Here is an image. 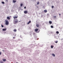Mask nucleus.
I'll list each match as a JSON object with an SVG mask.
<instances>
[{
  "label": "nucleus",
  "mask_w": 63,
  "mask_h": 63,
  "mask_svg": "<svg viewBox=\"0 0 63 63\" xmlns=\"http://www.w3.org/2000/svg\"><path fill=\"white\" fill-rule=\"evenodd\" d=\"M6 23H5V24L6 25H8V24H9V22H8V21L6 20Z\"/></svg>",
  "instance_id": "f257e3e1"
},
{
  "label": "nucleus",
  "mask_w": 63,
  "mask_h": 63,
  "mask_svg": "<svg viewBox=\"0 0 63 63\" xmlns=\"http://www.w3.org/2000/svg\"><path fill=\"white\" fill-rule=\"evenodd\" d=\"M17 22H18V21L17 20L14 22V24H16V23H17Z\"/></svg>",
  "instance_id": "f03ea898"
},
{
  "label": "nucleus",
  "mask_w": 63,
  "mask_h": 63,
  "mask_svg": "<svg viewBox=\"0 0 63 63\" xmlns=\"http://www.w3.org/2000/svg\"><path fill=\"white\" fill-rule=\"evenodd\" d=\"M28 13V12L26 11H24V13L25 14H27Z\"/></svg>",
  "instance_id": "7ed1b4c3"
},
{
  "label": "nucleus",
  "mask_w": 63,
  "mask_h": 63,
  "mask_svg": "<svg viewBox=\"0 0 63 63\" xmlns=\"http://www.w3.org/2000/svg\"><path fill=\"white\" fill-rule=\"evenodd\" d=\"M36 26L37 27H39V26H40V25H39V24H36Z\"/></svg>",
  "instance_id": "20e7f679"
},
{
  "label": "nucleus",
  "mask_w": 63,
  "mask_h": 63,
  "mask_svg": "<svg viewBox=\"0 0 63 63\" xmlns=\"http://www.w3.org/2000/svg\"><path fill=\"white\" fill-rule=\"evenodd\" d=\"M38 31V29H36L35 30V32H37Z\"/></svg>",
  "instance_id": "39448f33"
},
{
  "label": "nucleus",
  "mask_w": 63,
  "mask_h": 63,
  "mask_svg": "<svg viewBox=\"0 0 63 63\" xmlns=\"http://www.w3.org/2000/svg\"><path fill=\"white\" fill-rule=\"evenodd\" d=\"M6 30H7V29H6V28L2 29V30L3 31H6Z\"/></svg>",
  "instance_id": "423d86ee"
},
{
  "label": "nucleus",
  "mask_w": 63,
  "mask_h": 63,
  "mask_svg": "<svg viewBox=\"0 0 63 63\" xmlns=\"http://www.w3.org/2000/svg\"><path fill=\"white\" fill-rule=\"evenodd\" d=\"M17 17H18L17 16H15L14 17H13V18L14 19H15V18H17Z\"/></svg>",
  "instance_id": "0eeeda50"
},
{
  "label": "nucleus",
  "mask_w": 63,
  "mask_h": 63,
  "mask_svg": "<svg viewBox=\"0 0 63 63\" xmlns=\"http://www.w3.org/2000/svg\"><path fill=\"white\" fill-rule=\"evenodd\" d=\"M31 23V21H30L29 22H28L27 24H29V23Z\"/></svg>",
  "instance_id": "6e6552de"
},
{
  "label": "nucleus",
  "mask_w": 63,
  "mask_h": 63,
  "mask_svg": "<svg viewBox=\"0 0 63 63\" xmlns=\"http://www.w3.org/2000/svg\"><path fill=\"white\" fill-rule=\"evenodd\" d=\"M2 60L3 61L5 62V61H6V60L5 59H2Z\"/></svg>",
  "instance_id": "1a4fd4ad"
},
{
  "label": "nucleus",
  "mask_w": 63,
  "mask_h": 63,
  "mask_svg": "<svg viewBox=\"0 0 63 63\" xmlns=\"http://www.w3.org/2000/svg\"><path fill=\"white\" fill-rule=\"evenodd\" d=\"M13 2L14 3H15V2H16V0H13Z\"/></svg>",
  "instance_id": "9d476101"
},
{
  "label": "nucleus",
  "mask_w": 63,
  "mask_h": 63,
  "mask_svg": "<svg viewBox=\"0 0 63 63\" xmlns=\"http://www.w3.org/2000/svg\"><path fill=\"white\" fill-rule=\"evenodd\" d=\"M7 19H8V20H9V19H10V17H7Z\"/></svg>",
  "instance_id": "9b49d317"
},
{
  "label": "nucleus",
  "mask_w": 63,
  "mask_h": 63,
  "mask_svg": "<svg viewBox=\"0 0 63 63\" xmlns=\"http://www.w3.org/2000/svg\"><path fill=\"white\" fill-rule=\"evenodd\" d=\"M44 12L45 13H47V10H44Z\"/></svg>",
  "instance_id": "f8f14e48"
},
{
  "label": "nucleus",
  "mask_w": 63,
  "mask_h": 63,
  "mask_svg": "<svg viewBox=\"0 0 63 63\" xmlns=\"http://www.w3.org/2000/svg\"><path fill=\"white\" fill-rule=\"evenodd\" d=\"M16 30L15 29L14 30V32H16Z\"/></svg>",
  "instance_id": "ddd939ff"
},
{
  "label": "nucleus",
  "mask_w": 63,
  "mask_h": 63,
  "mask_svg": "<svg viewBox=\"0 0 63 63\" xmlns=\"http://www.w3.org/2000/svg\"><path fill=\"white\" fill-rule=\"evenodd\" d=\"M40 4V2H39L38 1L37 3V5H39Z\"/></svg>",
  "instance_id": "4468645a"
},
{
  "label": "nucleus",
  "mask_w": 63,
  "mask_h": 63,
  "mask_svg": "<svg viewBox=\"0 0 63 63\" xmlns=\"http://www.w3.org/2000/svg\"><path fill=\"white\" fill-rule=\"evenodd\" d=\"M52 55L53 56H54V57H55V54H52Z\"/></svg>",
  "instance_id": "2eb2a0df"
},
{
  "label": "nucleus",
  "mask_w": 63,
  "mask_h": 63,
  "mask_svg": "<svg viewBox=\"0 0 63 63\" xmlns=\"http://www.w3.org/2000/svg\"><path fill=\"white\" fill-rule=\"evenodd\" d=\"M49 22L50 24H51V23H52V22L51 21H49Z\"/></svg>",
  "instance_id": "dca6fc26"
},
{
  "label": "nucleus",
  "mask_w": 63,
  "mask_h": 63,
  "mask_svg": "<svg viewBox=\"0 0 63 63\" xmlns=\"http://www.w3.org/2000/svg\"><path fill=\"white\" fill-rule=\"evenodd\" d=\"M56 33H57V34H59V32L58 31H57L56 32Z\"/></svg>",
  "instance_id": "f3484780"
},
{
  "label": "nucleus",
  "mask_w": 63,
  "mask_h": 63,
  "mask_svg": "<svg viewBox=\"0 0 63 63\" xmlns=\"http://www.w3.org/2000/svg\"><path fill=\"white\" fill-rule=\"evenodd\" d=\"M51 47L52 48L53 47V46L51 45Z\"/></svg>",
  "instance_id": "a211bd4d"
},
{
  "label": "nucleus",
  "mask_w": 63,
  "mask_h": 63,
  "mask_svg": "<svg viewBox=\"0 0 63 63\" xmlns=\"http://www.w3.org/2000/svg\"><path fill=\"white\" fill-rule=\"evenodd\" d=\"M1 3L2 4H5V2L3 1H2L1 2Z\"/></svg>",
  "instance_id": "6ab92c4d"
},
{
  "label": "nucleus",
  "mask_w": 63,
  "mask_h": 63,
  "mask_svg": "<svg viewBox=\"0 0 63 63\" xmlns=\"http://www.w3.org/2000/svg\"><path fill=\"white\" fill-rule=\"evenodd\" d=\"M51 27L52 28H53V26H51Z\"/></svg>",
  "instance_id": "aec40b11"
},
{
  "label": "nucleus",
  "mask_w": 63,
  "mask_h": 63,
  "mask_svg": "<svg viewBox=\"0 0 63 63\" xmlns=\"http://www.w3.org/2000/svg\"><path fill=\"white\" fill-rule=\"evenodd\" d=\"M23 5L22 4V3H21V5H20V6L21 7H22V5Z\"/></svg>",
  "instance_id": "412c9836"
},
{
  "label": "nucleus",
  "mask_w": 63,
  "mask_h": 63,
  "mask_svg": "<svg viewBox=\"0 0 63 63\" xmlns=\"http://www.w3.org/2000/svg\"><path fill=\"white\" fill-rule=\"evenodd\" d=\"M55 43H58V41H55Z\"/></svg>",
  "instance_id": "4be33fe9"
},
{
  "label": "nucleus",
  "mask_w": 63,
  "mask_h": 63,
  "mask_svg": "<svg viewBox=\"0 0 63 63\" xmlns=\"http://www.w3.org/2000/svg\"><path fill=\"white\" fill-rule=\"evenodd\" d=\"M1 27H4V26H3V25L2 24L1 25Z\"/></svg>",
  "instance_id": "5701e85b"
},
{
  "label": "nucleus",
  "mask_w": 63,
  "mask_h": 63,
  "mask_svg": "<svg viewBox=\"0 0 63 63\" xmlns=\"http://www.w3.org/2000/svg\"><path fill=\"white\" fill-rule=\"evenodd\" d=\"M3 62L2 61H0V63H3Z\"/></svg>",
  "instance_id": "b1692460"
},
{
  "label": "nucleus",
  "mask_w": 63,
  "mask_h": 63,
  "mask_svg": "<svg viewBox=\"0 0 63 63\" xmlns=\"http://www.w3.org/2000/svg\"><path fill=\"white\" fill-rule=\"evenodd\" d=\"M1 54H2V53L0 52V55H1Z\"/></svg>",
  "instance_id": "393cba45"
},
{
  "label": "nucleus",
  "mask_w": 63,
  "mask_h": 63,
  "mask_svg": "<svg viewBox=\"0 0 63 63\" xmlns=\"http://www.w3.org/2000/svg\"><path fill=\"white\" fill-rule=\"evenodd\" d=\"M54 18H56V16H54Z\"/></svg>",
  "instance_id": "a878e982"
},
{
  "label": "nucleus",
  "mask_w": 63,
  "mask_h": 63,
  "mask_svg": "<svg viewBox=\"0 0 63 63\" xmlns=\"http://www.w3.org/2000/svg\"><path fill=\"white\" fill-rule=\"evenodd\" d=\"M53 7H54L53 6H52V8H53Z\"/></svg>",
  "instance_id": "bb28decb"
},
{
  "label": "nucleus",
  "mask_w": 63,
  "mask_h": 63,
  "mask_svg": "<svg viewBox=\"0 0 63 63\" xmlns=\"http://www.w3.org/2000/svg\"><path fill=\"white\" fill-rule=\"evenodd\" d=\"M26 7L25 6L24 7V9H26Z\"/></svg>",
  "instance_id": "cd10ccee"
},
{
  "label": "nucleus",
  "mask_w": 63,
  "mask_h": 63,
  "mask_svg": "<svg viewBox=\"0 0 63 63\" xmlns=\"http://www.w3.org/2000/svg\"><path fill=\"white\" fill-rule=\"evenodd\" d=\"M15 37H13V39H15Z\"/></svg>",
  "instance_id": "c85d7f7f"
},
{
  "label": "nucleus",
  "mask_w": 63,
  "mask_h": 63,
  "mask_svg": "<svg viewBox=\"0 0 63 63\" xmlns=\"http://www.w3.org/2000/svg\"><path fill=\"white\" fill-rule=\"evenodd\" d=\"M59 16H61V14H59Z\"/></svg>",
  "instance_id": "c756f323"
},
{
  "label": "nucleus",
  "mask_w": 63,
  "mask_h": 63,
  "mask_svg": "<svg viewBox=\"0 0 63 63\" xmlns=\"http://www.w3.org/2000/svg\"><path fill=\"white\" fill-rule=\"evenodd\" d=\"M6 2H8V0H6Z\"/></svg>",
  "instance_id": "7c9ffc66"
},
{
  "label": "nucleus",
  "mask_w": 63,
  "mask_h": 63,
  "mask_svg": "<svg viewBox=\"0 0 63 63\" xmlns=\"http://www.w3.org/2000/svg\"><path fill=\"white\" fill-rule=\"evenodd\" d=\"M51 33L52 34V32H51Z\"/></svg>",
  "instance_id": "2f4dec72"
},
{
  "label": "nucleus",
  "mask_w": 63,
  "mask_h": 63,
  "mask_svg": "<svg viewBox=\"0 0 63 63\" xmlns=\"http://www.w3.org/2000/svg\"><path fill=\"white\" fill-rule=\"evenodd\" d=\"M4 33H6V32H4Z\"/></svg>",
  "instance_id": "473e14b6"
},
{
  "label": "nucleus",
  "mask_w": 63,
  "mask_h": 63,
  "mask_svg": "<svg viewBox=\"0 0 63 63\" xmlns=\"http://www.w3.org/2000/svg\"><path fill=\"white\" fill-rule=\"evenodd\" d=\"M15 35V36H16V35Z\"/></svg>",
  "instance_id": "72a5a7b5"
},
{
  "label": "nucleus",
  "mask_w": 63,
  "mask_h": 63,
  "mask_svg": "<svg viewBox=\"0 0 63 63\" xmlns=\"http://www.w3.org/2000/svg\"><path fill=\"white\" fill-rule=\"evenodd\" d=\"M17 20V19H16Z\"/></svg>",
  "instance_id": "f704fd0d"
},
{
  "label": "nucleus",
  "mask_w": 63,
  "mask_h": 63,
  "mask_svg": "<svg viewBox=\"0 0 63 63\" xmlns=\"http://www.w3.org/2000/svg\"><path fill=\"white\" fill-rule=\"evenodd\" d=\"M20 21H19V22H20Z\"/></svg>",
  "instance_id": "c9c22d12"
}]
</instances>
